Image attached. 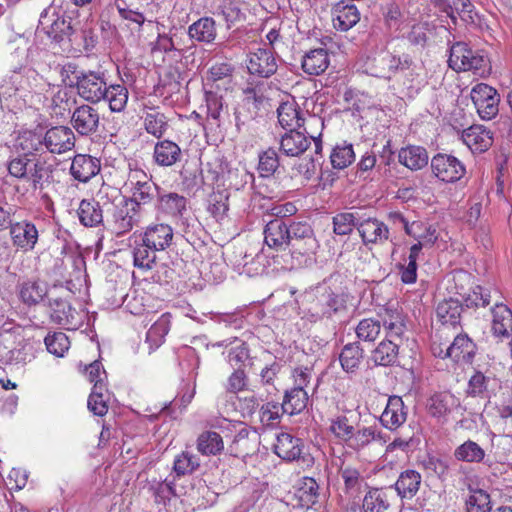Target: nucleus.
Wrapping results in <instances>:
<instances>
[{"instance_id": "52", "label": "nucleus", "mask_w": 512, "mask_h": 512, "mask_svg": "<svg viewBox=\"0 0 512 512\" xmlns=\"http://www.w3.org/2000/svg\"><path fill=\"white\" fill-rule=\"evenodd\" d=\"M19 147L24 156H37L36 153L43 151L45 148L44 137L33 132H24L19 137Z\"/></svg>"}, {"instance_id": "45", "label": "nucleus", "mask_w": 512, "mask_h": 512, "mask_svg": "<svg viewBox=\"0 0 512 512\" xmlns=\"http://www.w3.org/2000/svg\"><path fill=\"white\" fill-rule=\"evenodd\" d=\"M11 236L15 245L31 249L37 241L38 231L36 226H11Z\"/></svg>"}, {"instance_id": "56", "label": "nucleus", "mask_w": 512, "mask_h": 512, "mask_svg": "<svg viewBox=\"0 0 512 512\" xmlns=\"http://www.w3.org/2000/svg\"><path fill=\"white\" fill-rule=\"evenodd\" d=\"M44 342L48 352L57 357H63L70 347V341L63 332L48 334L45 337Z\"/></svg>"}, {"instance_id": "6", "label": "nucleus", "mask_w": 512, "mask_h": 512, "mask_svg": "<svg viewBox=\"0 0 512 512\" xmlns=\"http://www.w3.org/2000/svg\"><path fill=\"white\" fill-rule=\"evenodd\" d=\"M410 63L408 56L401 58L389 51H382L366 63V72L373 77L390 79L397 70L409 68Z\"/></svg>"}, {"instance_id": "33", "label": "nucleus", "mask_w": 512, "mask_h": 512, "mask_svg": "<svg viewBox=\"0 0 512 512\" xmlns=\"http://www.w3.org/2000/svg\"><path fill=\"white\" fill-rule=\"evenodd\" d=\"M328 66V53L322 48L309 51L302 60L303 71L309 75H320Z\"/></svg>"}, {"instance_id": "14", "label": "nucleus", "mask_w": 512, "mask_h": 512, "mask_svg": "<svg viewBox=\"0 0 512 512\" xmlns=\"http://www.w3.org/2000/svg\"><path fill=\"white\" fill-rule=\"evenodd\" d=\"M360 20V12L352 1H340L332 8L334 28L348 31Z\"/></svg>"}, {"instance_id": "18", "label": "nucleus", "mask_w": 512, "mask_h": 512, "mask_svg": "<svg viewBox=\"0 0 512 512\" xmlns=\"http://www.w3.org/2000/svg\"><path fill=\"white\" fill-rule=\"evenodd\" d=\"M100 169L101 163L98 158L86 154H78L72 160L70 172L76 180L87 182L96 176Z\"/></svg>"}, {"instance_id": "2", "label": "nucleus", "mask_w": 512, "mask_h": 512, "mask_svg": "<svg viewBox=\"0 0 512 512\" xmlns=\"http://www.w3.org/2000/svg\"><path fill=\"white\" fill-rule=\"evenodd\" d=\"M8 172L10 176L24 180L37 188L47 175V167L45 161L37 156L27 157L22 155L10 160Z\"/></svg>"}, {"instance_id": "10", "label": "nucleus", "mask_w": 512, "mask_h": 512, "mask_svg": "<svg viewBox=\"0 0 512 512\" xmlns=\"http://www.w3.org/2000/svg\"><path fill=\"white\" fill-rule=\"evenodd\" d=\"M303 443L301 439L289 433H280L274 444L275 454L285 461H302L309 464L312 461L310 455H302Z\"/></svg>"}, {"instance_id": "22", "label": "nucleus", "mask_w": 512, "mask_h": 512, "mask_svg": "<svg viewBox=\"0 0 512 512\" xmlns=\"http://www.w3.org/2000/svg\"><path fill=\"white\" fill-rule=\"evenodd\" d=\"M421 481L422 477L418 471L408 469L400 473L394 488L401 498L411 499L417 494Z\"/></svg>"}, {"instance_id": "7", "label": "nucleus", "mask_w": 512, "mask_h": 512, "mask_svg": "<svg viewBox=\"0 0 512 512\" xmlns=\"http://www.w3.org/2000/svg\"><path fill=\"white\" fill-rule=\"evenodd\" d=\"M470 96L481 119L491 120L498 114L500 95L495 88L479 83L472 88Z\"/></svg>"}, {"instance_id": "4", "label": "nucleus", "mask_w": 512, "mask_h": 512, "mask_svg": "<svg viewBox=\"0 0 512 512\" xmlns=\"http://www.w3.org/2000/svg\"><path fill=\"white\" fill-rule=\"evenodd\" d=\"M308 127H304L303 131L287 130L280 138V151L289 157H297L304 153L310 146V140L306 134H310L312 126L323 127V122L320 118L314 115H309L307 120Z\"/></svg>"}, {"instance_id": "53", "label": "nucleus", "mask_w": 512, "mask_h": 512, "mask_svg": "<svg viewBox=\"0 0 512 512\" xmlns=\"http://www.w3.org/2000/svg\"><path fill=\"white\" fill-rule=\"evenodd\" d=\"M200 466V459L195 454L184 451L174 460L173 470L177 476L192 474Z\"/></svg>"}, {"instance_id": "28", "label": "nucleus", "mask_w": 512, "mask_h": 512, "mask_svg": "<svg viewBox=\"0 0 512 512\" xmlns=\"http://www.w3.org/2000/svg\"><path fill=\"white\" fill-rule=\"evenodd\" d=\"M475 353V345L466 335H458L447 347L444 357H449L456 362H468Z\"/></svg>"}, {"instance_id": "55", "label": "nucleus", "mask_w": 512, "mask_h": 512, "mask_svg": "<svg viewBox=\"0 0 512 512\" xmlns=\"http://www.w3.org/2000/svg\"><path fill=\"white\" fill-rule=\"evenodd\" d=\"M318 489L319 486L313 478L304 477L296 492L301 505L305 507L313 505L318 497Z\"/></svg>"}, {"instance_id": "16", "label": "nucleus", "mask_w": 512, "mask_h": 512, "mask_svg": "<svg viewBox=\"0 0 512 512\" xmlns=\"http://www.w3.org/2000/svg\"><path fill=\"white\" fill-rule=\"evenodd\" d=\"M304 115V112L294 100L281 103L277 109L278 122L285 130H297L306 127L307 120Z\"/></svg>"}, {"instance_id": "51", "label": "nucleus", "mask_w": 512, "mask_h": 512, "mask_svg": "<svg viewBox=\"0 0 512 512\" xmlns=\"http://www.w3.org/2000/svg\"><path fill=\"white\" fill-rule=\"evenodd\" d=\"M381 321L374 318H364L355 327L358 339L365 342L375 341L381 332Z\"/></svg>"}, {"instance_id": "59", "label": "nucleus", "mask_w": 512, "mask_h": 512, "mask_svg": "<svg viewBox=\"0 0 512 512\" xmlns=\"http://www.w3.org/2000/svg\"><path fill=\"white\" fill-rule=\"evenodd\" d=\"M452 397L448 394H436L428 400V412L436 418L445 417L450 411Z\"/></svg>"}, {"instance_id": "35", "label": "nucleus", "mask_w": 512, "mask_h": 512, "mask_svg": "<svg viewBox=\"0 0 512 512\" xmlns=\"http://www.w3.org/2000/svg\"><path fill=\"white\" fill-rule=\"evenodd\" d=\"M492 329L495 335L509 337L512 333V312L503 305L495 303L493 309Z\"/></svg>"}, {"instance_id": "36", "label": "nucleus", "mask_w": 512, "mask_h": 512, "mask_svg": "<svg viewBox=\"0 0 512 512\" xmlns=\"http://www.w3.org/2000/svg\"><path fill=\"white\" fill-rule=\"evenodd\" d=\"M399 342L385 339L372 352V360L376 365L389 366L396 362L398 357Z\"/></svg>"}, {"instance_id": "50", "label": "nucleus", "mask_w": 512, "mask_h": 512, "mask_svg": "<svg viewBox=\"0 0 512 512\" xmlns=\"http://www.w3.org/2000/svg\"><path fill=\"white\" fill-rule=\"evenodd\" d=\"M156 251L149 243L137 245L133 250L134 266L143 270H150L156 260Z\"/></svg>"}, {"instance_id": "40", "label": "nucleus", "mask_w": 512, "mask_h": 512, "mask_svg": "<svg viewBox=\"0 0 512 512\" xmlns=\"http://www.w3.org/2000/svg\"><path fill=\"white\" fill-rule=\"evenodd\" d=\"M308 393L305 389L292 388L285 393L283 403V412L289 415L300 413L307 406Z\"/></svg>"}, {"instance_id": "29", "label": "nucleus", "mask_w": 512, "mask_h": 512, "mask_svg": "<svg viewBox=\"0 0 512 512\" xmlns=\"http://www.w3.org/2000/svg\"><path fill=\"white\" fill-rule=\"evenodd\" d=\"M404 228L406 233L417 241L413 246H418L419 252L423 247L434 244L438 239L446 242L437 226H404Z\"/></svg>"}, {"instance_id": "11", "label": "nucleus", "mask_w": 512, "mask_h": 512, "mask_svg": "<svg viewBox=\"0 0 512 512\" xmlns=\"http://www.w3.org/2000/svg\"><path fill=\"white\" fill-rule=\"evenodd\" d=\"M73 128L82 136L96 133L100 125V114L98 109L82 104L75 108L71 116Z\"/></svg>"}, {"instance_id": "21", "label": "nucleus", "mask_w": 512, "mask_h": 512, "mask_svg": "<svg viewBox=\"0 0 512 512\" xmlns=\"http://www.w3.org/2000/svg\"><path fill=\"white\" fill-rule=\"evenodd\" d=\"M51 317L59 325L75 329L79 324L78 312L62 299L50 300Z\"/></svg>"}, {"instance_id": "48", "label": "nucleus", "mask_w": 512, "mask_h": 512, "mask_svg": "<svg viewBox=\"0 0 512 512\" xmlns=\"http://www.w3.org/2000/svg\"><path fill=\"white\" fill-rule=\"evenodd\" d=\"M467 512H491V498L483 489H470L466 500Z\"/></svg>"}, {"instance_id": "32", "label": "nucleus", "mask_w": 512, "mask_h": 512, "mask_svg": "<svg viewBox=\"0 0 512 512\" xmlns=\"http://www.w3.org/2000/svg\"><path fill=\"white\" fill-rule=\"evenodd\" d=\"M188 35L192 40L210 43L216 38V24L211 17H202L191 24Z\"/></svg>"}, {"instance_id": "64", "label": "nucleus", "mask_w": 512, "mask_h": 512, "mask_svg": "<svg viewBox=\"0 0 512 512\" xmlns=\"http://www.w3.org/2000/svg\"><path fill=\"white\" fill-rule=\"evenodd\" d=\"M357 230L364 243L387 240L389 235L387 226H357Z\"/></svg>"}, {"instance_id": "5", "label": "nucleus", "mask_w": 512, "mask_h": 512, "mask_svg": "<svg viewBox=\"0 0 512 512\" xmlns=\"http://www.w3.org/2000/svg\"><path fill=\"white\" fill-rule=\"evenodd\" d=\"M77 94L90 103H98L103 100L107 89V81L103 71L87 70L77 77Z\"/></svg>"}, {"instance_id": "9", "label": "nucleus", "mask_w": 512, "mask_h": 512, "mask_svg": "<svg viewBox=\"0 0 512 512\" xmlns=\"http://www.w3.org/2000/svg\"><path fill=\"white\" fill-rule=\"evenodd\" d=\"M433 174L443 182H456L465 174L464 165L454 156L437 154L431 160Z\"/></svg>"}, {"instance_id": "12", "label": "nucleus", "mask_w": 512, "mask_h": 512, "mask_svg": "<svg viewBox=\"0 0 512 512\" xmlns=\"http://www.w3.org/2000/svg\"><path fill=\"white\" fill-rule=\"evenodd\" d=\"M247 68L252 75L268 78L277 71L278 65L270 49L257 48L249 53Z\"/></svg>"}, {"instance_id": "63", "label": "nucleus", "mask_w": 512, "mask_h": 512, "mask_svg": "<svg viewBox=\"0 0 512 512\" xmlns=\"http://www.w3.org/2000/svg\"><path fill=\"white\" fill-rule=\"evenodd\" d=\"M419 254V247L411 246L408 263L401 268V280L406 284H412L417 279V259Z\"/></svg>"}, {"instance_id": "47", "label": "nucleus", "mask_w": 512, "mask_h": 512, "mask_svg": "<svg viewBox=\"0 0 512 512\" xmlns=\"http://www.w3.org/2000/svg\"><path fill=\"white\" fill-rule=\"evenodd\" d=\"M331 164L335 169H344L355 160V153L352 144L343 142L336 145L330 155Z\"/></svg>"}, {"instance_id": "8", "label": "nucleus", "mask_w": 512, "mask_h": 512, "mask_svg": "<svg viewBox=\"0 0 512 512\" xmlns=\"http://www.w3.org/2000/svg\"><path fill=\"white\" fill-rule=\"evenodd\" d=\"M311 233L309 226H265L264 242L273 249L283 250L295 238H304Z\"/></svg>"}, {"instance_id": "24", "label": "nucleus", "mask_w": 512, "mask_h": 512, "mask_svg": "<svg viewBox=\"0 0 512 512\" xmlns=\"http://www.w3.org/2000/svg\"><path fill=\"white\" fill-rule=\"evenodd\" d=\"M391 489L372 488L364 496V512H385L390 507Z\"/></svg>"}, {"instance_id": "38", "label": "nucleus", "mask_w": 512, "mask_h": 512, "mask_svg": "<svg viewBox=\"0 0 512 512\" xmlns=\"http://www.w3.org/2000/svg\"><path fill=\"white\" fill-rule=\"evenodd\" d=\"M142 207L128 198H122L115 206V220L135 224L141 220Z\"/></svg>"}, {"instance_id": "61", "label": "nucleus", "mask_w": 512, "mask_h": 512, "mask_svg": "<svg viewBox=\"0 0 512 512\" xmlns=\"http://www.w3.org/2000/svg\"><path fill=\"white\" fill-rule=\"evenodd\" d=\"M319 303L321 305V314L326 317H331L334 313L345 308L344 299L332 292L322 295Z\"/></svg>"}, {"instance_id": "26", "label": "nucleus", "mask_w": 512, "mask_h": 512, "mask_svg": "<svg viewBox=\"0 0 512 512\" xmlns=\"http://www.w3.org/2000/svg\"><path fill=\"white\" fill-rule=\"evenodd\" d=\"M159 209L177 221L184 218L187 213V200L177 193H168L160 197Z\"/></svg>"}, {"instance_id": "27", "label": "nucleus", "mask_w": 512, "mask_h": 512, "mask_svg": "<svg viewBox=\"0 0 512 512\" xmlns=\"http://www.w3.org/2000/svg\"><path fill=\"white\" fill-rule=\"evenodd\" d=\"M399 162L410 170H420L428 164L429 156L421 146L402 148L398 154Z\"/></svg>"}, {"instance_id": "43", "label": "nucleus", "mask_w": 512, "mask_h": 512, "mask_svg": "<svg viewBox=\"0 0 512 512\" xmlns=\"http://www.w3.org/2000/svg\"><path fill=\"white\" fill-rule=\"evenodd\" d=\"M104 98L109 103V108L112 112H121L125 109L128 101V90L125 86L120 84H107V89L104 91Z\"/></svg>"}, {"instance_id": "46", "label": "nucleus", "mask_w": 512, "mask_h": 512, "mask_svg": "<svg viewBox=\"0 0 512 512\" xmlns=\"http://www.w3.org/2000/svg\"><path fill=\"white\" fill-rule=\"evenodd\" d=\"M340 475L344 482L345 491L351 495L357 494L365 484L364 477L360 471L351 465L342 466L340 468Z\"/></svg>"}, {"instance_id": "19", "label": "nucleus", "mask_w": 512, "mask_h": 512, "mask_svg": "<svg viewBox=\"0 0 512 512\" xmlns=\"http://www.w3.org/2000/svg\"><path fill=\"white\" fill-rule=\"evenodd\" d=\"M181 158V148L171 140H160L154 146L153 160L160 167H171L180 162Z\"/></svg>"}, {"instance_id": "1", "label": "nucleus", "mask_w": 512, "mask_h": 512, "mask_svg": "<svg viewBox=\"0 0 512 512\" xmlns=\"http://www.w3.org/2000/svg\"><path fill=\"white\" fill-rule=\"evenodd\" d=\"M448 65L454 71H473L479 76H484L489 71L488 58L479 51H473L463 42L451 46Z\"/></svg>"}, {"instance_id": "31", "label": "nucleus", "mask_w": 512, "mask_h": 512, "mask_svg": "<svg viewBox=\"0 0 512 512\" xmlns=\"http://www.w3.org/2000/svg\"><path fill=\"white\" fill-rule=\"evenodd\" d=\"M47 293V284L42 281L28 280L19 286V297L29 306L40 303Z\"/></svg>"}, {"instance_id": "3", "label": "nucleus", "mask_w": 512, "mask_h": 512, "mask_svg": "<svg viewBox=\"0 0 512 512\" xmlns=\"http://www.w3.org/2000/svg\"><path fill=\"white\" fill-rule=\"evenodd\" d=\"M39 25L56 42L69 38L77 29L78 23L71 17L61 14L55 7H48L40 15Z\"/></svg>"}, {"instance_id": "60", "label": "nucleus", "mask_w": 512, "mask_h": 512, "mask_svg": "<svg viewBox=\"0 0 512 512\" xmlns=\"http://www.w3.org/2000/svg\"><path fill=\"white\" fill-rule=\"evenodd\" d=\"M29 350V344L23 338L16 336V344H13V348L10 349L7 365L25 364L30 361L31 354Z\"/></svg>"}, {"instance_id": "25", "label": "nucleus", "mask_w": 512, "mask_h": 512, "mask_svg": "<svg viewBox=\"0 0 512 512\" xmlns=\"http://www.w3.org/2000/svg\"><path fill=\"white\" fill-rule=\"evenodd\" d=\"M146 132L160 139L168 129V119L155 107H146L143 115Z\"/></svg>"}, {"instance_id": "54", "label": "nucleus", "mask_w": 512, "mask_h": 512, "mask_svg": "<svg viewBox=\"0 0 512 512\" xmlns=\"http://www.w3.org/2000/svg\"><path fill=\"white\" fill-rule=\"evenodd\" d=\"M106 386L96 385L93 386L92 391L88 398V409L97 416H104L108 411Z\"/></svg>"}, {"instance_id": "44", "label": "nucleus", "mask_w": 512, "mask_h": 512, "mask_svg": "<svg viewBox=\"0 0 512 512\" xmlns=\"http://www.w3.org/2000/svg\"><path fill=\"white\" fill-rule=\"evenodd\" d=\"M454 457L467 463H479L485 457V451L476 442L467 440L454 451Z\"/></svg>"}, {"instance_id": "41", "label": "nucleus", "mask_w": 512, "mask_h": 512, "mask_svg": "<svg viewBox=\"0 0 512 512\" xmlns=\"http://www.w3.org/2000/svg\"><path fill=\"white\" fill-rule=\"evenodd\" d=\"M354 429L353 421L346 414H339L330 419V433L345 445L349 441Z\"/></svg>"}, {"instance_id": "15", "label": "nucleus", "mask_w": 512, "mask_h": 512, "mask_svg": "<svg viewBox=\"0 0 512 512\" xmlns=\"http://www.w3.org/2000/svg\"><path fill=\"white\" fill-rule=\"evenodd\" d=\"M259 435L256 431H251L242 427L234 436L229 445V453L235 457H246L258 451Z\"/></svg>"}, {"instance_id": "39", "label": "nucleus", "mask_w": 512, "mask_h": 512, "mask_svg": "<svg viewBox=\"0 0 512 512\" xmlns=\"http://www.w3.org/2000/svg\"><path fill=\"white\" fill-rule=\"evenodd\" d=\"M81 224H102L103 209L94 199H83L77 209Z\"/></svg>"}, {"instance_id": "13", "label": "nucleus", "mask_w": 512, "mask_h": 512, "mask_svg": "<svg viewBox=\"0 0 512 512\" xmlns=\"http://www.w3.org/2000/svg\"><path fill=\"white\" fill-rule=\"evenodd\" d=\"M44 144L51 153H65L75 146L74 132L66 126L52 127L44 135Z\"/></svg>"}, {"instance_id": "58", "label": "nucleus", "mask_w": 512, "mask_h": 512, "mask_svg": "<svg viewBox=\"0 0 512 512\" xmlns=\"http://www.w3.org/2000/svg\"><path fill=\"white\" fill-rule=\"evenodd\" d=\"M490 293L481 286H476L471 292L461 296V303L467 308L485 307L490 303Z\"/></svg>"}, {"instance_id": "37", "label": "nucleus", "mask_w": 512, "mask_h": 512, "mask_svg": "<svg viewBox=\"0 0 512 512\" xmlns=\"http://www.w3.org/2000/svg\"><path fill=\"white\" fill-rule=\"evenodd\" d=\"M462 311V303L460 299L444 300L440 302L436 308V315L444 325L455 326L459 323Z\"/></svg>"}, {"instance_id": "30", "label": "nucleus", "mask_w": 512, "mask_h": 512, "mask_svg": "<svg viewBox=\"0 0 512 512\" xmlns=\"http://www.w3.org/2000/svg\"><path fill=\"white\" fill-rule=\"evenodd\" d=\"M196 448L204 456H216L224 450V441L219 433L207 430L199 434Z\"/></svg>"}, {"instance_id": "23", "label": "nucleus", "mask_w": 512, "mask_h": 512, "mask_svg": "<svg viewBox=\"0 0 512 512\" xmlns=\"http://www.w3.org/2000/svg\"><path fill=\"white\" fill-rule=\"evenodd\" d=\"M375 441H384L376 426H362L354 429L346 446L353 451H361Z\"/></svg>"}, {"instance_id": "17", "label": "nucleus", "mask_w": 512, "mask_h": 512, "mask_svg": "<svg viewBox=\"0 0 512 512\" xmlns=\"http://www.w3.org/2000/svg\"><path fill=\"white\" fill-rule=\"evenodd\" d=\"M406 419L407 411L405 410L402 398L396 395L390 396L380 416L381 424L389 430H395L404 424Z\"/></svg>"}, {"instance_id": "42", "label": "nucleus", "mask_w": 512, "mask_h": 512, "mask_svg": "<svg viewBox=\"0 0 512 512\" xmlns=\"http://www.w3.org/2000/svg\"><path fill=\"white\" fill-rule=\"evenodd\" d=\"M363 358V349L359 343H348L346 344L339 356V360L343 370L346 372H354L360 365Z\"/></svg>"}, {"instance_id": "49", "label": "nucleus", "mask_w": 512, "mask_h": 512, "mask_svg": "<svg viewBox=\"0 0 512 512\" xmlns=\"http://www.w3.org/2000/svg\"><path fill=\"white\" fill-rule=\"evenodd\" d=\"M236 343L235 346L231 347L227 354V361L231 366H239L244 363L248 358V349L243 342L234 338L233 340H223L213 344L214 347H227Z\"/></svg>"}, {"instance_id": "62", "label": "nucleus", "mask_w": 512, "mask_h": 512, "mask_svg": "<svg viewBox=\"0 0 512 512\" xmlns=\"http://www.w3.org/2000/svg\"><path fill=\"white\" fill-rule=\"evenodd\" d=\"M278 166L279 159L274 149L270 148L259 156L258 170L262 177L272 175L277 170Z\"/></svg>"}, {"instance_id": "20", "label": "nucleus", "mask_w": 512, "mask_h": 512, "mask_svg": "<svg viewBox=\"0 0 512 512\" xmlns=\"http://www.w3.org/2000/svg\"><path fill=\"white\" fill-rule=\"evenodd\" d=\"M462 139L473 152H484L493 143L491 132L482 125H473L465 129Z\"/></svg>"}, {"instance_id": "57", "label": "nucleus", "mask_w": 512, "mask_h": 512, "mask_svg": "<svg viewBox=\"0 0 512 512\" xmlns=\"http://www.w3.org/2000/svg\"><path fill=\"white\" fill-rule=\"evenodd\" d=\"M169 329V322L166 317L162 316L157 320L146 334V342L150 344V348L159 347L163 343L164 337L168 334Z\"/></svg>"}, {"instance_id": "34", "label": "nucleus", "mask_w": 512, "mask_h": 512, "mask_svg": "<svg viewBox=\"0 0 512 512\" xmlns=\"http://www.w3.org/2000/svg\"><path fill=\"white\" fill-rule=\"evenodd\" d=\"M173 238L171 226H150L144 233L142 241L149 243L154 250H164Z\"/></svg>"}]
</instances>
